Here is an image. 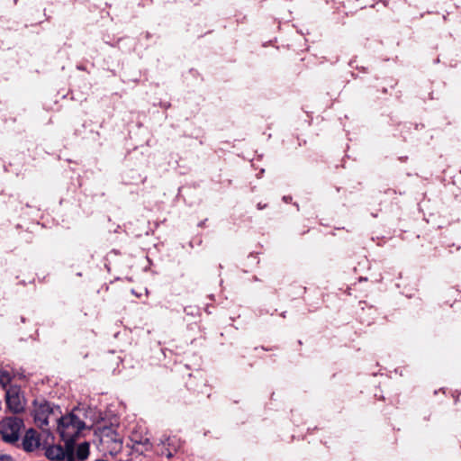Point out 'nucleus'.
Wrapping results in <instances>:
<instances>
[{
  "label": "nucleus",
  "instance_id": "obj_9",
  "mask_svg": "<svg viewBox=\"0 0 461 461\" xmlns=\"http://www.w3.org/2000/svg\"><path fill=\"white\" fill-rule=\"evenodd\" d=\"M105 437L110 438L111 441L113 443V449L115 451H119L122 448V440L115 432H112L111 437L109 434H106Z\"/></svg>",
  "mask_w": 461,
  "mask_h": 461
},
{
  "label": "nucleus",
  "instance_id": "obj_6",
  "mask_svg": "<svg viewBox=\"0 0 461 461\" xmlns=\"http://www.w3.org/2000/svg\"><path fill=\"white\" fill-rule=\"evenodd\" d=\"M39 446L40 438L37 432L32 429L27 430L23 440V449L27 452H32Z\"/></svg>",
  "mask_w": 461,
  "mask_h": 461
},
{
  "label": "nucleus",
  "instance_id": "obj_10",
  "mask_svg": "<svg viewBox=\"0 0 461 461\" xmlns=\"http://www.w3.org/2000/svg\"><path fill=\"white\" fill-rule=\"evenodd\" d=\"M131 439L133 442L134 446H136V445H142V446L149 445V440L148 438H139V436L137 434H132L131 436Z\"/></svg>",
  "mask_w": 461,
  "mask_h": 461
},
{
  "label": "nucleus",
  "instance_id": "obj_1",
  "mask_svg": "<svg viewBox=\"0 0 461 461\" xmlns=\"http://www.w3.org/2000/svg\"><path fill=\"white\" fill-rule=\"evenodd\" d=\"M55 420L58 422V430L61 439L75 446L76 438L85 429V422L73 412L60 418L56 416Z\"/></svg>",
  "mask_w": 461,
  "mask_h": 461
},
{
  "label": "nucleus",
  "instance_id": "obj_2",
  "mask_svg": "<svg viewBox=\"0 0 461 461\" xmlns=\"http://www.w3.org/2000/svg\"><path fill=\"white\" fill-rule=\"evenodd\" d=\"M60 413L59 406L51 405L45 400H34L32 416L35 424L41 429H47L51 416Z\"/></svg>",
  "mask_w": 461,
  "mask_h": 461
},
{
  "label": "nucleus",
  "instance_id": "obj_11",
  "mask_svg": "<svg viewBox=\"0 0 461 461\" xmlns=\"http://www.w3.org/2000/svg\"><path fill=\"white\" fill-rule=\"evenodd\" d=\"M0 461H12V457L8 455H0Z\"/></svg>",
  "mask_w": 461,
  "mask_h": 461
},
{
  "label": "nucleus",
  "instance_id": "obj_8",
  "mask_svg": "<svg viewBox=\"0 0 461 461\" xmlns=\"http://www.w3.org/2000/svg\"><path fill=\"white\" fill-rule=\"evenodd\" d=\"M12 381V375L9 373V371L5 369L0 370V385H2L4 388H6V386L11 383Z\"/></svg>",
  "mask_w": 461,
  "mask_h": 461
},
{
  "label": "nucleus",
  "instance_id": "obj_5",
  "mask_svg": "<svg viewBox=\"0 0 461 461\" xmlns=\"http://www.w3.org/2000/svg\"><path fill=\"white\" fill-rule=\"evenodd\" d=\"M65 446L52 445L46 448V456L52 461H76L75 446L68 442H64Z\"/></svg>",
  "mask_w": 461,
  "mask_h": 461
},
{
  "label": "nucleus",
  "instance_id": "obj_7",
  "mask_svg": "<svg viewBox=\"0 0 461 461\" xmlns=\"http://www.w3.org/2000/svg\"><path fill=\"white\" fill-rule=\"evenodd\" d=\"M89 447L90 446L88 442L79 444L76 453L77 459L79 461L86 460L89 456Z\"/></svg>",
  "mask_w": 461,
  "mask_h": 461
},
{
  "label": "nucleus",
  "instance_id": "obj_13",
  "mask_svg": "<svg viewBox=\"0 0 461 461\" xmlns=\"http://www.w3.org/2000/svg\"><path fill=\"white\" fill-rule=\"evenodd\" d=\"M258 208L261 209L262 208V204L258 203Z\"/></svg>",
  "mask_w": 461,
  "mask_h": 461
},
{
  "label": "nucleus",
  "instance_id": "obj_4",
  "mask_svg": "<svg viewBox=\"0 0 461 461\" xmlns=\"http://www.w3.org/2000/svg\"><path fill=\"white\" fill-rule=\"evenodd\" d=\"M5 402L8 410L13 413H21L25 410L26 400L17 385H12L5 391Z\"/></svg>",
  "mask_w": 461,
  "mask_h": 461
},
{
  "label": "nucleus",
  "instance_id": "obj_3",
  "mask_svg": "<svg viewBox=\"0 0 461 461\" xmlns=\"http://www.w3.org/2000/svg\"><path fill=\"white\" fill-rule=\"evenodd\" d=\"M23 427V420L18 417H7L0 422V435L2 439L10 444L19 440L20 432Z\"/></svg>",
  "mask_w": 461,
  "mask_h": 461
},
{
  "label": "nucleus",
  "instance_id": "obj_12",
  "mask_svg": "<svg viewBox=\"0 0 461 461\" xmlns=\"http://www.w3.org/2000/svg\"><path fill=\"white\" fill-rule=\"evenodd\" d=\"M288 199H291V197L284 196V200H285V202H287V201H288Z\"/></svg>",
  "mask_w": 461,
  "mask_h": 461
}]
</instances>
